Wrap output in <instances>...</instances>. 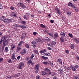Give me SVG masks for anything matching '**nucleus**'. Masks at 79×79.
<instances>
[{"mask_svg": "<svg viewBox=\"0 0 79 79\" xmlns=\"http://www.w3.org/2000/svg\"><path fill=\"white\" fill-rule=\"evenodd\" d=\"M35 41L36 42H41V40H40V39H38L36 40Z\"/></svg>", "mask_w": 79, "mask_h": 79, "instance_id": "38", "label": "nucleus"}, {"mask_svg": "<svg viewBox=\"0 0 79 79\" xmlns=\"http://www.w3.org/2000/svg\"><path fill=\"white\" fill-rule=\"evenodd\" d=\"M3 43V39H2L0 41V44H2Z\"/></svg>", "mask_w": 79, "mask_h": 79, "instance_id": "51", "label": "nucleus"}, {"mask_svg": "<svg viewBox=\"0 0 79 79\" xmlns=\"http://www.w3.org/2000/svg\"><path fill=\"white\" fill-rule=\"evenodd\" d=\"M32 44L33 45L36 44V42L35 41H33L31 42Z\"/></svg>", "mask_w": 79, "mask_h": 79, "instance_id": "36", "label": "nucleus"}, {"mask_svg": "<svg viewBox=\"0 0 79 79\" xmlns=\"http://www.w3.org/2000/svg\"><path fill=\"white\" fill-rule=\"evenodd\" d=\"M25 1H27L28 3H30L31 2V0H25Z\"/></svg>", "mask_w": 79, "mask_h": 79, "instance_id": "53", "label": "nucleus"}, {"mask_svg": "<svg viewBox=\"0 0 79 79\" xmlns=\"http://www.w3.org/2000/svg\"><path fill=\"white\" fill-rule=\"evenodd\" d=\"M55 10L56 11V12L60 10V9H59V8H58V7H55Z\"/></svg>", "mask_w": 79, "mask_h": 79, "instance_id": "42", "label": "nucleus"}, {"mask_svg": "<svg viewBox=\"0 0 79 79\" xmlns=\"http://www.w3.org/2000/svg\"><path fill=\"white\" fill-rule=\"evenodd\" d=\"M19 75H20V73H17L15 74V76H16V77H18Z\"/></svg>", "mask_w": 79, "mask_h": 79, "instance_id": "50", "label": "nucleus"}, {"mask_svg": "<svg viewBox=\"0 0 79 79\" xmlns=\"http://www.w3.org/2000/svg\"><path fill=\"white\" fill-rule=\"evenodd\" d=\"M65 53L66 54H68V53H69V51H68V50H65Z\"/></svg>", "mask_w": 79, "mask_h": 79, "instance_id": "47", "label": "nucleus"}, {"mask_svg": "<svg viewBox=\"0 0 79 79\" xmlns=\"http://www.w3.org/2000/svg\"><path fill=\"white\" fill-rule=\"evenodd\" d=\"M50 22L51 23H54V20H51Z\"/></svg>", "mask_w": 79, "mask_h": 79, "instance_id": "59", "label": "nucleus"}, {"mask_svg": "<svg viewBox=\"0 0 79 79\" xmlns=\"http://www.w3.org/2000/svg\"><path fill=\"white\" fill-rule=\"evenodd\" d=\"M40 77V76H37L36 77V78L37 79H39V78Z\"/></svg>", "mask_w": 79, "mask_h": 79, "instance_id": "58", "label": "nucleus"}, {"mask_svg": "<svg viewBox=\"0 0 79 79\" xmlns=\"http://www.w3.org/2000/svg\"><path fill=\"white\" fill-rule=\"evenodd\" d=\"M23 41H21L19 43V44H18V47H21L22 46V44H23Z\"/></svg>", "mask_w": 79, "mask_h": 79, "instance_id": "15", "label": "nucleus"}, {"mask_svg": "<svg viewBox=\"0 0 79 79\" xmlns=\"http://www.w3.org/2000/svg\"><path fill=\"white\" fill-rule=\"evenodd\" d=\"M20 27L22 29H25L26 28V27L24 25H18V27Z\"/></svg>", "mask_w": 79, "mask_h": 79, "instance_id": "12", "label": "nucleus"}, {"mask_svg": "<svg viewBox=\"0 0 79 79\" xmlns=\"http://www.w3.org/2000/svg\"><path fill=\"white\" fill-rule=\"evenodd\" d=\"M42 10H39L38 11V13H39V14H40V13H42Z\"/></svg>", "mask_w": 79, "mask_h": 79, "instance_id": "56", "label": "nucleus"}, {"mask_svg": "<svg viewBox=\"0 0 79 79\" xmlns=\"http://www.w3.org/2000/svg\"><path fill=\"white\" fill-rule=\"evenodd\" d=\"M76 59L78 60H79V56H76Z\"/></svg>", "mask_w": 79, "mask_h": 79, "instance_id": "64", "label": "nucleus"}, {"mask_svg": "<svg viewBox=\"0 0 79 79\" xmlns=\"http://www.w3.org/2000/svg\"><path fill=\"white\" fill-rule=\"evenodd\" d=\"M57 13L58 15H60L61 14V12L60 11V10H59L57 12Z\"/></svg>", "mask_w": 79, "mask_h": 79, "instance_id": "44", "label": "nucleus"}, {"mask_svg": "<svg viewBox=\"0 0 79 79\" xmlns=\"http://www.w3.org/2000/svg\"><path fill=\"white\" fill-rule=\"evenodd\" d=\"M48 50H52V48H50L49 47H48Z\"/></svg>", "mask_w": 79, "mask_h": 79, "instance_id": "60", "label": "nucleus"}, {"mask_svg": "<svg viewBox=\"0 0 79 79\" xmlns=\"http://www.w3.org/2000/svg\"><path fill=\"white\" fill-rule=\"evenodd\" d=\"M19 4L21 7L22 8H23V9L26 8V5H25L23 3L20 2Z\"/></svg>", "mask_w": 79, "mask_h": 79, "instance_id": "6", "label": "nucleus"}, {"mask_svg": "<svg viewBox=\"0 0 79 79\" xmlns=\"http://www.w3.org/2000/svg\"><path fill=\"white\" fill-rule=\"evenodd\" d=\"M11 21V20L10 19H5L4 20V23H6V24H8V23H10Z\"/></svg>", "mask_w": 79, "mask_h": 79, "instance_id": "4", "label": "nucleus"}, {"mask_svg": "<svg viewBox=\"0 0 79 79\" xmlns=\"http://www.w3.org/2000/svg\"><path fill=\"white\" fill-rule=\"evenodd\" d=\"M21 57V56H19L17 57V60H19L20 58V57Z\"/></svg>", "mask_w": 79, "mask_h": 79, "instance_id": "63", "label": "nucleus"}, {"mask_svg": "<svg viewBox=\"0 0 79 79\" xmlns=\"http://www.w3.org/2000/svg\"><path fill=\"white\" fill-rule=\"evenodd\" d=\"M73 3L71 2H69L68 4V6H73Z\"/></svg>", "mask_w": 79, "mask_h": 79, "instance_id": "24", "label": "nucleus"}, {"mask_svg": "<svg viewBox=\"0 0 79 79\" xmlns=\"http://www.w3.org/2000/svg\"><path fill=\"white\" fill-rule=\"evenodd\" d=\"M76 69H78V68H79V66L77 65H76L75 66H74Z\"/></svg>", "mask_w": 79, "mask_h": 79, "instance_id": "48", "label": "nucleus"}, {"mask_svg": "<svg viewBox=\"0 0 79 79\" xmlns=\"http://www.w3.org/2000/svg\"><path fill=\"white\" fill-rule=\"evenodd\" d=\"M42 58L43 60H48V57H45L44 56H42L41 57Z\"/></svg>", "mask_w": 79, "mask_h": 79, "instance_id": "19", "label": "nucleus"}, {"mask_svg": "<svg viewBox=\"0 0 79 79\" xmlns=\"http://www.w3.org/2000/svg\"><path fill=\"white\" fill-rule=\"evenodd\" d=\"M48 34L49 36H50V37H53V34H52L51 33H48Z\"/></svg>", "mask_w": 79, "mask_h": 79, "instance_id": "27", "label": "nucleus"}, {"mask_svg": "<svg viewBox=\"0 0 79 79\" xmlns=\"http://www.w3.org/2000/svg\"><path fill=\"white\" fill-rule=\"evenodd\" d=\"M60 35L61 37H64L65 36V34L64 32H61L60 34Z\"/></svg>", "mask_w": 79, "mask_h": 79, "instance_id": "17", "label": "nucleus"}, {"mask_svg": "<svg viewBox=\"0 0 79 79\" xmlns=\"http://www.w3.org/2000/svg\"><path fill=\"white\" fill-rule=\"evenodd\" d=\"M3 38H4L3 40H8L6 39L7 38H8V36H4L3 37Z\"/></svg>", "mask_w": 79, "mask_h": 79, "instance_id": "40", "label": "nucleus"}, {"mask_svg": "<svg viewBox=\"0 0 79 79\" xmlns=\"http://www.w3.org/2000/svg\"><path fill=\"white\" fill-rule=\"evenodd\" d=\"M21 48H20V47H19H19H18V46H17V49L18 50H19L21 49Z\"/></svg>", "mask_w": 79, "mask_h": 79, "instance_id": "52", "label": "nucleus"}, {"mask_svg": "<svg viewBox=\"0 0 79 79\" xmlns=\"http://www.w3.org/2000/svg\"><path fill=\"white\" fill-rule=\"evenodd\" d=\"M70 68L73 71H76V69L75 67L73 66H71Z\"/></svg>", "mask_w": 79, "mask_h": 79, "instance_id": "10", "label": "nucleus"}, {"mask_svg": "<svg viewBox=\"0 0 79 79\" xmlns=\"http://www.w3.org/2000/svg\"><path fill=\"white\" fill-rule=\"evenodd\" d=\"M10 16H14V17H16V14L15 12H12L10 14Z\"/></svg>", "mask_w": 79, "mask_h": 79, "instance_id": "14", "label": "nucleus"}, {"mask_svg": "<svg viewBox=\"0 0 79 79\" xmlns=\"http://www.w3.org/2000/svg\"><path fill=\"white\" fill-rule=\"evenodd\" d=\"M75 41L76 42V43H79V41L78 40H77V38H75L74 39Z\"/></svg>", "mask_w": 79, "mask_h": 79, "instance_id": "28", "label": "nucleus"}, {"mask_svg": "<svg viewBox=\"0 0 79 79\" xmlns=\"http://www.w3.org/2000/svg\"><path fill=\"white\" fill-rule=\"evenodd\" d=\"M71 49H74V45L73 44H72L71 45Z\"/></svg>", "mask_w": 79, "mask_h": 79, "instance_id": "30", "label": "nucleus"}, {"mask_svg": "<svg viewBox=\"0 0 79 79\" xmlns=\"http://www.w3.org/2000/svg\"><path fill=\"white\" fill-rule=\"evenodd\" d=\"M45 40L46 41H47V42H49V41H50V38H48V37H46Z\"/></svg>", "mask_w": 79, "mask_h": 79, "instance_id": "34", "label": "nucleus"}, {"mask_svg": "<svg viewBox=\"0 0 79 79\" xmlns=\"http://www.w3.org/2000/svg\"><path fill=\"white\" fill-rule=\"evenodd\" d=\"M24 64L23 62H20L19 63V65L17 66V68L19 69H22L24 67Z\"/></svg>", "mask_w": 79, "mask_h": 79, "instance_id": "3", "label": "nucleus"}, {"mask_svg": "<svg viewBox=\"0 0 79 79\" xmlns=\"http://www.w3.org/2000/svg\"><path fill=\"white\" fill-rule=\"evenodd\" d=\"M13 26L15 27H18V25H17L16 24H13Z\"/></svg>", "mask_w": 79, "mask_h": 79, "instance_id": "43", "label": "nucleus"}, {"mask_svg": "<svg viewBox=\"0 0 79 79\" xmlns=\"http://www.w3.org/2000/svg\"><path fill=\"white\" fill-rule=\"evenodd\" d=\"M34 54H32L31 56H30V59L31 60H32V59H33V58L34 57Z\"/></svg>", "mask_w": 79, "mask_h": 79, "instance_id": "31", "label": "nucleus"}, {"mask_svg": "<svg viewBox=\"0 0 79 79\" xmlns=\"http://www.w3.org/2000/svg\"><path fill=\"white\" fill-rule=\"evenodd\" d=\"M8 40H3V43L2 44V50L4 49L5 47L7 45H8Z\"/></svg>", "mask_w": 79, "mask_h": 79, "instance_id": "1", "label": "nucleus"}, {"mask_svg": "<svg viewBox=\"0 0 79 79\" xmlns=\"http://www.w3.org/2000/svg\"><path fill=\"white\" fill-rule=\"evenodd\" d=\"M52 44L53 45H55L56 42L55 41H52Z\"/></svg>", "mask_w": 79, "mask_h": 79, "instance_id": "39", "label": "nucleus"}, {"mask_svg": "<svg viewBox=\"0 0 79 79\" xmlns=\"http://www.w3.org/2000/svg\"><path fill=\"white\" fill-rule=\"evenodd\" d=\"M44 71H46V72H49V73H47V74L48 75H50L52 74V72L50 71V70L49 69L46 68L44 69Z\"/></svg>", "mask_w": 79, "mask_h": 79, "instance_id": "5", "label": "nucleus"}, {"mask_svg": "<svg viewBox=\"0 0 79 79\" xmlns=\"http://www.w3.org/2000/svg\"><path fill=\"white\" fill-rule=\"evenodd\" d=\"M15 48V46H14L13 47H11V49L13 50V49Z\"/></svg>", "mask_w": 79, "mask_h": 79, "instance_id": "57", "label": "nucleus"}, {"mask_svg": "<svg viewBox=\"0 0 79 79\" xmlns=\"http://www.w3.org/2000/svg\"><path fill=\"white\" fill-rule=\"evenodd\" d=\"M2 8H3V6H2L1 4L0 3V10L2 9Z\"/></svg>", "mask_w": 79, "mask_h": 79, "instance_id": "54", "label": "nucleus"}, {"mask_svg": "<svg viewBox=\"0 0 79 79\" xmlns=\"http://www.w3.org/2000/svg\"><path fill=\"white\" fill-rule=\"evenodd\" d=\"M5 16H2L0 18V20L2 21H3L4 22V21H5Z\"/></svg>", "mask_w": 79, "mask_h": 79, "instance_id": "11", "label": "nucleus"}, {"mask_svg": "<svg viewBox=\"0 0 79 79\" xmlns=\"http://www.w3.org/2000/svg\"><path fill=\"white\" fill-rule=\"evenodd\" d=\"M26 53V51L25 49H23V50L20 52L21 55H24Z\"/></svg>", "mask_w": 79, "mask_h": 79, "instance_id": "8", "label": "nucleus"}, {"mask_svg": "<svg viewBox=\"0 0 79 79\" xmlns=\"http://www.w3.org/2000/svg\"><path fill=\"white\" fill-rule=\"evenodd\" d=\"M23 18L25 19H27V17H26V15H24Z\"/></svg>", "mask_w": 79, "mask_h": 79, "instance_id": "45", "label": "nucleus"}, {"mask_svg": "<svg viewBox=\"0 0 79 79\" xmlns=\"http://www.w3.org/2000/svg\"><path fill=\"white\" fill-rule=\"evenodd\" d=\"M33 52L34 53H35L36 55H39V52L37 50H34Z\"/></svg>", "mask_w": 79, "mask_h": 79, "instance_id": "18", "label": "nucleus"}, {"mask_svg": "<svg viewBox=\"0 0 79 79\" xmlns=\"http://www.w3.org/2000/svg\"><path fill=\"white\" fill-rule=\"evenodd\" d=\"M5 50L6 52H8V48L7 47H6Z\"/></svg>", "mask_w": 79, "mask_h": 79, "instance_id": "32", "label": "nucleus"}, {"mask_svg": "<svg viewBox=\"0 0 79 79\" xmlns=\"http://www.w3.org/2000/svg\"><path fill=\"white\" fill-rule=\"evenodd\" d=\"M8 62L9 63H11L12 61H11V60L10 59L9 60Z\"/></svg>", "mask_w": 79, "mask_h": 79, "instance_id": "46", "label": "nucleus"}, {"mask_svg": "<svg viewBox=\"0 0 79 79\" xmlns=\"http://www.w3.org/2000/svg\"><path fill=\"white\" fill-rule=\"evenodd\" d=\"M6 78L7 79H10L11 78V76H8L7 77H6Z\"/></svg>", "mask_w": 79, "mask_h": 79, "instance_id": "35", "label": "nucleus"}, {"mask_svg": "<svg viewBox=\"0 0 79 79\" xmlns=\"http://www.w3.org/2000/svg\"><path fill=\"white\" fill-rule=\"evenodd\" d=\"M40 26L42 28H45V26L44 25H43V24H40Z\"/></svg>", "mask_w": 79, "mask_h": 79, "instance_id": "25", "label": "nucleus"}, {"mask_svg": "<svg viewBox=\"0 0 79 79\" xmlns=\"http://www.w3.org/2000/svg\"><path fill=\"white\" fill-rule=\"evenodd\" d=\"M60 74H63V70L61 69H60Z\"/></svg>", "mask_w": 79, "mask_h": 79, "instance_id": "37", "label": "nucleus"}, {"mask_svg": "<svg viewBox=\"0 0 79 79\" xmlns=\"http://www.w3.org/2000/svg\"><path fill=\"white\" fill-rule=\"evenodd\" d=\"M34 69L35 74H37L39 70V65L37 64L35 65Z\"/></svg>", "mask_w": 79, "mask_h": 79, "instance_id": "2", "label": "nucleus"}, {"mask_svg": "<svg viewBox=\"0 0 79 79\" xmlns=\"http://www.w3.org/2000/svg\"><path fill=\"white\" fill-rule=\"evenodd\" d=\"M47 52V50L45 49H44L43 50H41L40 51V53H45Z\"/></svg>", "mask_w": 79, "mask_h": 79, "instance_id": "13", "label": "nucleus"}, {"mask_svg": "<svg viewBox=\"0 0 79 79\" xmlns=\"http://www.w3.org/2000/svg\"><path fill=\"white\" fill-rule=\"evenodd\" d=\"M41 74L42 75H46V74H47V72H46L43 71L41 72Z\"/></svg>", "mask_w": 79, "mask_h": 79, "instance_id": "20", "label": "nucleus"}, {"mask_svg": "<svg viewBox=\"0 0 79 79\" xmlns=\"http://www.w3.org/2000/svg\"><path fill=\"white\" fill-rule=\"evenodd\" d=\"M15 54H13L12 55V58H11V59L12 60H15Z\"/></svg>", "mask_w": 79, "mask_h": 79, "instance_id": "22", "label": "nucleus"}, {"mask_svg": "<svg viewBox=\"0 0 79 79\" xmlns=\"http://www.w3.org/2000/svg\"><path fill=\"white\" fill-rule=\"evenodd\" d=\"M43 63L44 64H48V62H43Z\"/></svg>", "mask_w": 79, "mask_h": 79, "instance_id": "49", "label": "nucleus"}, {"mask_svg": "<svg viewBox=\"0 0 79 79\" xmlns=\"http://www.w3.org/2000/svg\"><path fill=\"white\" fill-rule=\"evenodd\" d=\"M69 36L71 38H73V35L71 33H69L68 34Z\"/></svg>", "mask_w": 79, "mask_h": 79, "instance_id": "41", "label": "nucleus"}, {"mask_svg": "<svg viewBox=\"0 0 79 79\" xmlns=\"http://www.w3.org/2000/svg\"><path fill=\"white\" fill-rule=\"evenodd\" d=\"M32 62V61L30 60L27 62V64H31Z\"/></svg>", "mask_w": 79, "mask_h": 79, "instance_id": "23", "label": "nucleus"}, {"mask_svg": "<svg viewBox=\"0 0 79 79\" xmlns=\"http://www.w3.org/2000/svg\"><path fill=\"white\" fill-rule=\"evenodd\" d=\"M45 56H50V55H48V53H45Z\"/></svg>", "mask_w": 79, "mask_h": 79, "instance_id": "61", "label": "nucleus"}, {"mask_svg": "<svg viewBox=\"0 0 79 79\" xmlns=\"http://www.w3.org/2000/svg\"><path fill=\"white\" fill-rule=\"evenodd\" d=\"M67 14L68 16H71L72 15V14L71 12L68 11L67 12Z\"/></svg>", "mask_w": 79, "mask_h": 79, "instance_id": "21", "label": "nucleus"}, {"mask_svg": "<svg viewBox=\"0 0 79 79\" xmlns=\"http://www.w3.org/2000/svg\"><path fill=\"white\" fill-rule=\"evenodd\" d=\"M74 79H79V78H78V77H77L76 76H74Z\"/></svg>", "mask_w": 79, "mask_h": 79, "instance_id": "55", "label": "nucleus"}, {"mask_svg": "<svg viewBox=\"0 0 79 79\" xmlns=\"http://www.w3.org/2000/svg\"><path fill=\"white\" fill-rule=\"evenodd\" d=\"M60 40L61 42H64V38L63 37H61L60 38Z\"/></svg>", "mask_w": 79, "mask_h": 79, "instance_id": "9", "label": "nucleus"}, {"mask_svg": "<svg viewBox=\"0 0 79 79\" xmlns=\"http://www.w3.org/2000/svg\"><path fill=\"white\" fill-rule=\"evenodd\" d=\"M25 47L27 48H29V44L27 43L25 44Z\"/></svg>", "mask_w": 79, "mask_h": 79, "instance_id": "26", "label": "nucleus"}, {"mask_svg": "<svg viewBox=\"0 0 79 79\" xmlns=\"http://www.w3.org/2000/svg\"><path fill=\"white\" fill-rule=\"evenodd\" d=\"M10 9L11 10H12V11H14V10H15V7L12 6L10 7Z\"/></svg>", "mask_w": 79, "mask_h": 79, "instance_id": "33", "label": "nucleus"}, {"mask_svg": "<svg viewBox=\"0 0 79 79\" xmlns=\"http://www.w3.org/2000/svg\"><path fill=\"white\" fill-rule=\"evenodd\" d=\"M57 62H59L60 64H62V61H61V59L60 58H59L57 60Z\"/></svg>", "mask_w": 79, "mask_h": 79, "instance_id": "16", "label": "nucleus"}, {"mask_svg": "<svg viewBox=\"0 0 79 79\" xmlns=\"http://www.w3.org/2000/svg\"><path fill=\"white\" fill-rule=\"evenodd\" d=\"M58 37V33H54V39H56Z\"/></svg>", "mask_w": 79, "mask_h": 79, "instance_id": "7", "label": "nucleus"}, {"mask_svg": "<svg viewBox=\"0 0 79 79\" xmlns=\"http://www.w3.org/2000/svg\"><path fill=\"white\" fill-rule=\"evenodd\" d=\"M21 24H22L23 25H24L26 23V22L25 21H21Z\"/></svg>", "mask_w": 79, "mask_h": 79, "instance_id": "29", "label": "nucleus"}, {"mask_svg": "<svg viewBox=\"0 0 79 79\" xmlns=\"http://www.w3.org/2000/svg\"><path fill=\"white\" fill-rule=\"evenodd\" d=\"M32 46H33V47H34V48H35V47H36V45H35V44H33Z\"/></svg>", "mask_w": 79, "mask_h": 79, "instance_id": "62", "label": "nucleus"}]
</instances>
